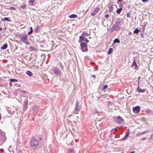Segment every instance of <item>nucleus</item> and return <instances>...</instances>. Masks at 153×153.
<instances>
[{"instance_id": "f257e3e1", "label": "nucleus", "mask_w": 153, "mask_h": 153, "mask_svg": "<svg viewBox=\"0 0 153 153\" xmlns=\"http://www.w3.org/2000/svg\"><path fill=\"white\" fill-rule=\"evenodd\" d=\"M21 40L27 45H28L30 42L27 39V35H22L20 36Z\"/></svg>"}, {"instance_id": "f03ea898", "label": "nucleus", "mask_w": 153, "mask_h": 153, "mask_svg": "<svg viewBox=\"0 0 153 153\" xmlns=\"http://www.w3.org/2000/svg\"><path fill=\"white\" fill-rule=\"evenodd\" d=\"M38 142L35 139L32 138L30 141V145L31 146H33V148H36L37 147Z\"/></svg>"}, {"instance_id": "7ed1b4c3", "label": "nucleus", "mask_w": 153, "mask_h": 153, "mask_svg": "<svg viewBox=\"0 0 153 153\" xmlns=\"http://www.w3.org/2000/svg\"><path fill=\"white\" fill-rule=\"evenodd\" d=\"M82 50L83 52H87L88 51L87 45L84 42L80 44Z\"/></svg>"}, {"instance_id": "20e7f679", "label": "nucleus", "mask_w": 153, "mask_h": 153, "mask_svg": "<svg viewBox=\"0 0 153 153\" xmlns=\"http://www.w3.org/2000/svg\"><path fill=\"white\" fill-rule=\"evenodd\" d=\"M79 102L77 100L76 101V107L75 108L74 111V113L77 114V112L79 111H80V106H79Z\"/></svg>"}, {"instance_id": "39448f33", "label": "nucleus", "mask_w": 153, "mask_h": 153, "mask_svg": "<svg viewBox=\"0 0 153 153\" xmlns=\"http://www.w3.org/2000/svg\"><path fill=\"white\" fill-rule=\"evenodd\" d=\"M120 29V27L119 26L117 25H114L110 29V30L112 31H113L114 30L117 31H119Z\"/></svg>"}, {"instance_id": "423d86ee", "label": "nucleus", "mask_w": 153, "mask_h": 153, "mask_svg": "<svg viewBox=\"0 0 153 153\" xmlns=\"http://www.w3.org/2000/svg\"><path fill=\"white\" fill-rule=\"evenodd\" d=\"M115 122L119 124H121L123 122V118L120 116H118L114 118Z\"/></svg>"}, {"instance_id": "0eeeda50", "label": "nucleus", "mask_w": 153, "mask_h": 153, "mask_svg": "<svg viewBox=\"0 0 153 153\" xmlns=\"http://www.w3.org/2000/svg\"><path fill=\"white\" fill-rule=\"evenodd\" d=\"M99 10L100 8L99 7H96L94 8L91 13V15L92 16H94L97 13Z\"/></svg>"}, {"instance_id": "6e6552de", "label": "nucleus", "mask_w": 153, "mask_h": 153, "mask_svg": "<svg viewBox=\"0 0 153 153\" xmlns=\"http://www.w3.org/2000/svg\"><path fill=\"white\" fill-rule=\"evenodd\" d=\"M53 70L54 73L57 75H60L62 73L61 71L57 68H53Z\"/></svg>"}, {"instance_id": "1a4fd4ad", "label": "nucleus", "mask_w": 153, "mask_h": 153, "mask_svg": "<svg viewBox=\"0 0 153 153\" xmlns=\"http://www.w3.org/2000/svg\"><path fill=\"white\" fill-rule=\"evenodd\" d=\"M133 111L134 113L137 114L140 112V107L139 106H137L136 107H133Z\"/></svg>"}, {"instance_id": "9d476101", "label": "nucleus", "mask_w": 153, "mask_h": 153, "mask_svg": "<svg viewBox=\"0 0 153 153\" xmlns=\"http://www.w3.org/2000/svg\"><path fill=\"white\" fill-rule=\"evenodd\" d=\"M6 137L5 136L4 133L2 132L0 129V140L3 141H4L6 139Z\"/></svg>"}, {"instance_id": "9b49d317", "label": "nucleus", "mask_w": 153, "mask_h": 153, "mask_svg": "<svg viewBox=\"0 0 153 153\" xmlns=\"http://www.w3.org/2000/svg\"><path fill=\"white\" fill-rule=\"evenodd\" d=\"M82 34V36H80L79 37V43L82 42L85 39V36L83 35V33Z\"/></svg>"}, {"instance_id": "f8f14e48", "label": "nucleus", "mask_w": 153, "mask_h": 153, "mask_svg": "<svg viewBox=\"0 0 153 153\" xmlns=\"http://www.w3.org/2000/svg\"><path fill=\"white\" fill-rule=\"evenodd\" d=\"M130 132V130H129V129H128L127 130V131L126 133V134L125 137L123 139V140L126 139L128 137V136L129 135Z\"/></svg>"}, {"instance_id": "ddd939ff", "label": "nucleus", "mask_w": 153, "mask_h": 153, "mask_svg": "<svg viewBox=\"0 0 153 153\" xmlns=\"http://www.w3.org/2000/svg\"><path fill=\"white\" fill-rule=\"evenodd\" d=\"M13 109V107H12L11 108H9L8 109H7L8 112V113L12 115L14 112L15 111Z\"/></svg>"}, {"instance_id": "4468645a", "label": "nucleus", "mask_w": 153, "mask_h": 153, "mask_svg": "<svg viewBox=\"0 0 153 153\" xmlns=\"http://www.w3.org/2000/svg\"><path fill=\"white\" fill-rule=\"evenodd\" d=\"M32 110L35 113H37L38 111V108L37 105H34L33 108Z\"/></svg>"}, {"instance_id": "2eb2a0df", "label": "nucleus", "mask_w": 153, "mask_h": 153, "mask_svg": "<svg viewBox=\"0 0 153 153\" xmlns=\"http://www.w3.org/2000/svg\"><path fill=\"white\" fill-rule=\"evenodd\" d=\"M115 25H117L119 26L120 24V19L118 18L116 20V21L115 22Z\"/></svg>"}, {"instance_id": "dca6fc26", "label": "nucleus", "mask_w": 153, "mask_h": 153, "mask_svg": "<svg viewBox=\"0 0 153 153\" xmlns=\"http://www.w3.org/2000/svg\"><path fill=\"white\" fill-rule=\"evenodd\" d=\"M113 5L112 4H111L108 7V10L110 12H111L113 10Z\"/></svg>"}, {"instance_id": "f3484780", "label": "nucleus", "mask_w": 153, "mask_h": 153, "mask_svg": "<svg viewBox=\"0 0 153 153\" xmlns=\"http://www.w3.org/2000/svg\"><path fill=\"white\" fill-rule=\"evenodd\" d=\"M139 85H138V88H137V90L138 91V92L139 93L142 92L143 93L145 92V90L144 89H141V88H140L139 87Z\"/></svg>"}, {"instance_id": "a211bd4d", "label": "nucleus", "mask_w": 153, "mask_h": 153, "mask_svg": "<svg viewBox=\"0 0 153 153\" xmlns=\"http://www.w3.org/2000/svg\"><path fill=\"white\" fill-rule=\"evenodd\" d=\"M26 74L30 76H32L33 75L31 71H27L26 72Z\"/></svg>"}, {"instance_id": "6ab92c4d", "label": "nucleus", "mask_w": 153, "mask_h": 153, "mask_svg": "<svg viewBox=\"0 0 153 153\" xmlns=\"http://www.w3.org/2000/svg\"><path fill=\"white\" fill-rule=\"evenodd\" d=\"M77 16L75 14H73L69 16V17L70 18H77Z\"/></svg>"}, {"instance_id": "aec40b11", "label": "nucleus", "mask_w": 153, "mask_h": 153, "mask_svg": "<svg viewBox=\"0 0 153 153\" xmlns=\"http://www.w3.org/2000/svg\"><path fill=\"white\" fill-rule=\"evenodd\" d=\"M7 43L5 44L3 46L1 47V49L5 50L7 48Z\"/></svg>"}, {"instance_id": "412c9836", "label": "nucleus", "mask_w": 153, "mask_h": 153, "mask_svg": "<svg viewBox=\"0 0 153 153\" xmlns=\"http://www.w3.org/2000/svg\"><path fill=\"white\" fill-rule=\"evenodd\" d=\"M140 31L141 30H139L138 28H136L134 31V34H138Z\"/></svg>"}, {"instance_id": "4be33fe9", "label": "nucleus", "mask_w": 153, "mask_h": 153, "mask_svg": "<svg viewBox=\"0 0 153 153\" xmlns=\"http://www.w3.org/2000/svg\"><path fill=\"white\" fill-rule=\"evenodd\" d=\"M67 153H75V151L74 149H69Z\"/></svg>"}, {"instance_id": "5701e85b", "label": "nucleus", "mask_w": 153, "mask_h": 153, "mask_svg": "<svg viewBox=\"0 0 153 153\" xmlns=\"http://www.w3.org/2000/svg\"><path fill=\"white\" fill-rule=\"evenodd\" d=\"M34 1V0H30L29 1V4L30 6L33 5Z\"/></svg>"}, {"instance_id": "b1692460", "label": "nucleus", "mask_w": 153, "mask_h": 153, "mask_svg": "<svg viewBox=\"0 0 153 153\" xmlns=\"http://www.w3.org/2000/svg\"><path fill=\"white\" fill-rule=\"evenodd\" d=\"M134 66H135L136 68L137 67V65L136 64V61H135V60H134L133 61V63L132 65V67Z\"/></svg>"}, {"instance_id": "393cba45", "label": "nucleus", "mask_w": 153, "mask_h": 153, "mask_svg": "<svg viewBox=\"0 0 153 153\" xmlns=\"http://www.w3.org/2000/svg\"><path fill=\"white\" fill-rule=\"evenodd\" d=\"M28 100L27 99H25V100L24 101V103L26 105V106H25V108H26V109L27 108V105L28 103Z\"/></svg>"}, {"instance_id": "a878e982", "label": "nucleus", "mask_w": 153, "mask_h": 153, "mask_svg": "<svg viewBox=\"0 0 153 153\" xmlns=\"http://www.w3.org/2000/svg\"><path fill=\"white\" fill-rule=\"evenodd\" d=\"M113 51V48H110L109 49V50L108 52V55L110 54L111 53H112V52Z\"/></svg>"}, {"instance_id": "bb28decb", "label": "nucleus", "mask_w": 153, "mask_h": 153, "mask_svg": "<svg viewBox=\"0 0 153 153\" xmlns=\"http://www.w3.org/2000/svg\"><path fill=\"white\" fill-rule=\"evenodd\" d=\"M122 8H119V9L117 10V12L118 14H119L121 11H122Z\"/></svg>"}, {"instance_id": "cd10ccee", "label": "nucleus", "mask_w": 153, "mask_h": 153, "mask_svg": "<svg viewBox=\"0 0 153 153\" xmlns=\"http://www.w3.org/2000/svg\"><path fill=\"white\" fill-rule=\"evenodd\" d=\"M114 43H119L120 42V41L119 40V39H115L114 40Z\"/></svg>"}, {"instance_id": "c85d7f7f", "label": "nucleus", "mask_w": 153, "mask_h": 153, "mask_svg": "<svg viewBox=\"0 0 153 153\" xmlns=\"http://www.w3.org/2000/svg\"><path fill=\"white\" fill-rule=\"evenodd\" d=\"M8 150L10 152H13V153H14V151L13 149H12L11 146H9V147L8 148Z\"/></svg>"}, {"instance_id": "c756f323", "label": "nucleus", "mask_w": 153, "mask_h": 153, "mask_svg": "<svg viewBox=\"0 0 153 153\" xmlns=\"http://www.w3.org/2000/svg\"><path fill=\"white\" fill-rule=\"evenodd\" d=\"M17 81V80L16 79H10V82H15Z\"/></svg>"}, {"instance_id": "7c9ffc66", "label": "nucleus", "mask_w": 153, "mask_h": 153, "mask_svg": "<svg viewBox=\"0 0 153 153\" xmlns=\"http://www.w3.org/2000/svg\"><path fill=\"white\" fill-rule=\"evenodd\" d=\"M12 107H13V109H14V110H15V111H17L19 109V108L17 107H14V106H13Z\"/></svg>"}, {"instance_id": "2f4dec72", "label": "nucleus", "mask_w": 153, "mask_h": 153, "mask_svg": "<svg viewBox=\"0 0 153 153\" xmlns=\"http://www.w3.org/2000/svg\"><path fill=\"white\" fill-rule=\"evenodd\" d=\"M144 134V133L143 132H138L137 133V136H140V135H142V134Z\"/></svg>"}, {"instance_id": "473e14b6", "label": "nucleus", "mask_w": 153, "mask_h": 153, "mask_svg": "<svg viewBox=\"0 0 153 153\" xmlns=\"http://www.w3.org/2000/svg\"><path fill=\"white\" fill-rule=\"evenodd\" d=\"M30 48L31 50H32L34 51H36V48H35V47H33V46L30 47Z\"/></svg>"}, {"instance_id": "72a5a7b5", "label": "nucleus", "mask_w": 153, "mask_h": 153, "mask_svg": "<svg viewBox=\"0 0 153 153\" xmlns=\"http://www.w3.org/2000/svg\"><path fill=\"white\" fill-rule=\"evenodd\" d=\"M146 112L148 114L152 112L151 111L150 109H147L146 111Z\"/></svg>"}, {"instance_id": "f704fd0d", "label": "nucleus", "mask_w": 153, "mask_h": 153, "mask_svg": "<svg viewBox=\"0 0 153 153\" xmlns=\"http://www.w3.org/2000/svg\"><path fill=\"white\" fill-rule=\"evenodd\" d=\"M4 21L9 22L10 21V20L8 19V18L5 17L4 19Z\"/></svg>"}, {"instance_id": "c9c22d12", "label": "nucleus", "mask_w": 153, "mask_h": 153, "mask_svg": "<svg viewBox=\"0 0 153 153\" xmlns=\"http://www.w3.org/2000/svg\"><path fill=\"white\" fill-rule=\"evenodd\" d=\"M108 85H105L104 86V87H103V90H105V89H106L107 88H108Z\"/></svg>"}, {"instance_id": "e433bc0d", "label": "nucleus", "mask_w": 153, "mask_h": 153, "mask_svg": "<svg viewBox=\"0 0 153 153\" xmlns=\"http://www.w3.org/2000/svg\"><path fill=\"white\" fill-rule=\"evenodd\" d=\"M16 153H22L21 151L19 149L16 150Z\"/></svg>"}, {"instance_id": "4c0bfd02", "label": "nucleus", "mask_w": 153, "mask_h": 153, "mask_svg": "<svg viewBox=\"0 0 153 153\" xmlns=\"http://www.w3.org/2000/svg\"><path fill=\"white\" fill-rule=\"evenodd\" d=\"M85 42L86 43H88V42H89V41L87 39V38H85V39H84V40Z\"/></svg>"}, {"instance_id": "58836bf2", "label": "nucleus", "mask_w": 153, "mask_h": 153, "mask_svg": "<svg viewBox=\"0 0 153 153\" xmlns=\"http://www.w3.org/2000/svg\"><path fill=\"white\" fill-rule=\"evenodd\" d=\"M130 13H127V14H126V16H127V17L128 18H129L130 17Z\"/></svg>"}, {"instance_id": "ea45409f", "label": "nucleus", "mask_w": 153, "mask_h": 153, "mask_svg": "<svg viewBox=\"0 0 153 153\" xmlns=\"http://www.w3.org/2000/svg\"><path fill=\"white\" fill-rule=\"evenodd\" d=\"M104 95H101L99 97L98 99L99 100H100L101 98H102L103 97H104Z\"/></svg>"}, {"instance_id": "a19ab883", "label": "nucleus", "mask_w": 153, "mask_h": 153, "mask_svg": "<svg viewBox=\"0 0 153 153\" xmlns=\"http://www.w3.org/2000/svg\"><path fill=\"white\" fill-rule=\"evenodd\" d=\"M119 7H120V8H122V9H123V5H122V4H119Z\"/></svg>"}, {"instance_id": "79ce46f5", "label": "nucleus", "mask_w": 153, "mask_h": 153, "mask_svg": "<svg viewBox=\"0 0 153 153\" xmlns=\"http://www.w3.org/2000/svg\"><path fill=\"white\" fill-rule=\"evenodd\" d=\"M26 6V5L25 4V5H23V6H21V8L23 9L24 8H25Z\"/></svg>"}, {"instance_id": "37998d69", "label": "nucleus", "mask_w": 153, "mask_h": 153, "mask_svg": "<svg viewBox=\"0 0 153 153\" xmlns=\"http://www.w3.org/2000/svg\"><path fill=\"white\" fill-rule=\"evenodd\" d=\"M10 9L12 10H16V8L13 7H10Z\"/></svg>"}, {"instance_id": "c03bdc74", "label": "nucleus", "mask_w": 153, "mask_h": 153, "mask_svg": "<svg viewBox=\"0 0 153 153\" xmlns=\"http://www.w3.org/2000/svg\"><path fill=\"white\" fill-rule=\"evenodd\" d=\"M33 32V30H31L30 31L28 32V35H30Z\"/></svg>"}, {"instance_id": "a18cd8bd", "label": "nucleus", "mask_w": 153, "mask_h": 153, "mask_svg": "<svg viewBox=\"0 0 153 153\" xmlns=\"http://www.w3.org/2000/svg\"><path fill=\"white\" fill-rule=\"evenodd\" d=\"M105 17L106 18H108L109 17V15L108 14H107L105 15Z\"/></svg>"}, {"instance_id": "49530a36", "label": "nucleus", "mask_w": 153, "mask_h": 153, "mask_svg": "<svg viewBox=\"0 0 153 153\" xmlns=\"http://www.w3.org/2000/svg\"><path fill=\"white\" fill-rule=\"evenodd\" d=\"M141 38H144V35H143V33H141Z\"/></svg>"}, {"instance_id": "de8ad7c7", "label": "nucleus", "mask_w": 153, "mask_h": 153, "mask_svg": "<svg viewBox=\"0 0 153 153\" xmlns=\"http://www.w3.org/2000/svg\"><path fill=\"white\" fill-rule=\"evenodd\" d=\"M39 27V26H37L35 30L36 31H37V30H38V27Z\"/></svg>"}, {"instance_id": "09e8293b", "label": "nucleus", "mask_w": 153, "mask_h": 153, "mask_svg": "<svg viewBox=\"0 0 153 153\" xmlns=\"http://www.w3.org/2000/svg\"><path fill=\"white\" fill-rule=\"evenodd\" d=\"M87 8V9L85 11V13L84 14V15H85L86 13L89 10V8Z\"/></svg>"}, {"instance_id": "8fccbe9b", "label": "nucleus", "mask_w": 153, "mask_h": 153, "mask_svg": "<svg viewBox=\"0 0 153 153\" xmlns=\"http://www.w3.org/2000/svg\"><path fill=\"white\" fill-rule=\"evenodd\" d=\"M149 0H142V1L143 2H145L146 1H148Z\"/></svg>"}, {"instance_id": "3c124183", "label": "nucleus", "mask_w": 153, "mask_h": 153, "mask_svg": "<svg viewBox=\"0 0 153 153\" xmlns=\"http://www.w3.org/2000/svg\"><path fill=\"white\" fill-rule=\"evenodd\" d=\"M118 127H117L114 130L117 131L118 130Z\"/></svg>"}, {"instance_id": "603ef678", "label": "nucleus", "mask_w": 153, "mask_h": 153, "mask_svg": "<svg viewBox=\"0 0 153 153\" xmlns=\"http://www.w3.org/2000/svg\"><path fill=\"white\" fill-rule=\"evenodd\" d=\"M151 139L153 140V134L151 135Z\"/></svg>"}, {"instance_id": "864d4df0", "label": "nucleus", "mask_w": 153, "mask_h": 153, "mask_svg": "<svg viewBox=\"0 0 153 153\" xmlns=\"http://www.w3.org/2000/svg\"><path fill=\"white\" fill-rule=\"evenodd\" d=\"M132 34V33L131 32H129L128 33L129 35H130L131 34Z\"/></svg>"}, {"instance_id": "5fc2aeb1", "label": "nucleus", "mask_w": 153, "mask_h": 153, "mask_svg": "<svg viewBox=\"0 0 153 153\" xmlns=\"http://www.w3.org/2000/svg\"><path fill=\"white\" fill-rule=\"evenodd\" d=\"M147 132V131H144V132H143V133H144V134H145Z\"/></svg>"}, {"instance_id": "6e6d98bb", "label": "nucleus", "mask_w": 153, "mask_h": 153, "mask_svg": "<svg viewBox=\"0 0 153 153\" xmlns=\"http://www.w3.org/2000/svg\"><path fill=\"white\" fill-rule=\"evenodd\" d=\"M146 139V138H145V137H143V138H142V139H141V140H145Z\"/></svg>"}, {"instance_id": "4d7b16f0", "label": "nucleus", "mask_w": 153, "mask_h": 153, "mask_svg": "<svg viewBox=\"0 0 153 153\" xmlns=\"http://www.w3.org/2000/svg\"><path fill=\"white\" fill-rule=\"evenodd\" d=\"M122 0H118V1H117V3H118L119 2H120L122 1Z\"/></svg>"}, {"instance_id": "13d9d810", "label": "nucleus", "mask_w": 153, "mask_h": 153, "mask_svg": "<svg viewBox=\"0 0 153 153\" xmlns=\"http://www.w3.org/2000/svg\"><path fill=\"white\" fill-rule=\"evenodd\" d=\"M135 152L134 151L131 152L130 153H134Z\"/></svg>"}, {"instance_id": "bf43d9fd", "label": "nucleus", "mask_w": 153, "mask_h": 153, "mask_svg": "<svg viewBox=\"0 0 153 153\" xmlns=\"http://www.w3.org/2000/svg\"><path fill=\"white\" fill-rule=\"evenodd\" d=\"M31 57H30L29 58V61H30V60H31Z\"/></svg>"}, {"instance_id": "052dcab7", "label": "nucleus", "mask_w": 153, "mask_h": 153, "mask_svg": "<svg viewBox=\"0 0 153 153\" xmlns=\"http://www.w3.org/2000/svg\"><path fill=\"white\" fill-rule=\"evenodd\" d=\"M140 84V81H138V85H139Z\"/></svg>"}, {"instance_id": "680f3d73", "label": "nucleus", "mask_w": 153, "mask_h": 153, "mask_svg": "<svg viewBox=\"0 0 153 153\" xmlns=\"http://www.w3.org/2000/svg\"><path fill=\"white\" fill-rule=\"evenodd\" d=\"M30 29L31 30H33V29H32V27H30Z\"/></svg>"}, {"instance_id": "e2e57ef3", "label": "nucleus", "mask_w": 153, "mask_h": 153, "mask_svg": "<svg viewBox=\"0 0 153 153\" xmlns=\"http://www.w3.org/2000/svg\"><path fill=\"white\" fill-rule=\"evenodd\" d=\"M140 76H139L138 78V79H139V80L140 79Z\"/></svg>"}, {"instance_id": "0e129e2a", "label": "nucleus", "mask_w": 153, "mask_h": 153, "mask_svg": "<svg viewBox=\"0 0 153 153\" xmlns=\"http://www.w3.org/2000/svg\"><path fill=\"white\" fill-rule=\"evenodd\" d=\"M2 28L1 27H0V30H2Z\"/></svg>"}, {"instance_id": "69168bd1", "label": "nucleus", "mask_w": 153, "mask_h": 153, "mask_svg": "<svg viewBox=\"0 0 153 153\" xmlns=\"http://www.w3.org/2000/svg\"><path fill=\"white\" fill-rule=\"evenodd\" d=\"M11 82H10V86H12V83H11Z\"/></svg>"}, {"instance_id": "338daca9", "label": "nucleus", "mask_w": 153, "mask_h": 153, "mask_svg": "<svg viewBox=\"0 0 153 153\" xmlns=\"http://www.w3.org/2000/svg\"><path fill=\"white\" fill-rule=\"evenodd\" d=\"M92 76L93 77H95V75H93Z\"/></svg>"}, {"instance_id": "774afa93", "label": "nucleus", "mask_w": 153, "mask_h": 153, "mask_svg": "<svg viewBox=\"0 0 153 153\" xmlns=\"http://www.w3.org/2000/svg\"><path fill=\"white\" fill-rule=\"evenodd\" d=\"M23 93H24L25 92V91H23L22 92Z\"/></svg>"}]
</instances>
